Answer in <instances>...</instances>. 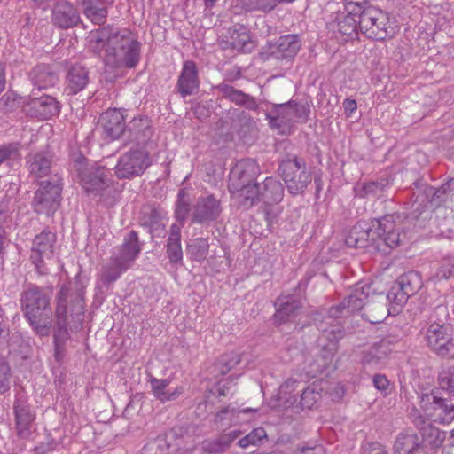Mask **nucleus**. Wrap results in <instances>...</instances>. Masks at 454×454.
Wrapping results in <instances>:
<instances>
[{
  "mask_svg": "<svg viewBox=\"0 0 454 454\" xmlns=\"http://www.w3.org/2000/svg\"><path fill=\"white\" fill-rule=\"evenodd\" d=\"M177 434L176 429L174 428L164 435L158 436L153 442L149 444L151 450H155L154 454H170L172 451L179 448V444H174L172 440Z\"/></svg>",
  "mask_w": 454,
  "mask_h": 454,
  "instance_id": "obj_36",
  "label": "nucleus"
},
{
  "mask_svg": "<svg viewBox=\"0 0 454 454\" xmlns=\"http://www.w3.org/2000/svg\"><path fill=\"white\" fill-rule=\"evenodd\" d=\"M276 306H278L274 314L275 321L281 325L294 320L299 314L302 305L295 295H281L278 298Z\"/></svg>",
  "mask_w": 454,
  "mask_h": 454,
  "instance_id": "obj_22",
  "label": "nucleus"
},
{
  "mask_svg": "<svg viewBox=\"0 0 454 454\" xmlns=\"http://www.w3.org/2000/svg\"><path fill=\"white\" fill-rule=\"evenodd\" d=\"M347 13L339 14L337 17V27L340 34L344 35H351L353 33L356 32L359 29L358 20H360V14H355V12H352L353 9L356 5H360L359 3H352L351 0H347Z\"/></svg>",
  "mask_w": 454,
  "mask_h": 454,
  "instance_id": "obj_27",
  "label": "nucleus"
},
{
  "mask_svg": "<svg viewBox=\"0 0 454 454\" xmlns=\"http://www.w3.org/2000/svg\"><path fill=\"white\" fill-rule=\"evenodd\" d=\"M139 221L142 225L148 227L152 233H157L159 236L165 229L161 213L152 207H144L142 208Z\"/></svg>",
  "mask_w": 454,
  "mask_h": 454,
  "instance_id": "obj_31",
  "label": "nucleus"
},
{
  "mask_svg": "<svg viewBox=\"0 0 454 454\" xmlns=\"http://www.w3.org/2000/svg\"><path fill=\"white\" fill-rule=\"evenodd\" d=\"M183 192H180L178 194V200L176 202V210H175V216L178 222H180L179 224L183 225V222L186 219L187 215L189 213V203L184 201L183 200Z\"/></svg>",
  "mask_w": 454,
  "mask_h": 454,
  "instance_id": "obj_52",
  "label": "nucleus"
},
{
  "mask_svg": "<svg viewBox=\"0 0 454 454\" xmlns=\"http://www.w3.org/2000/svg\"><path fill=\"white\" fill-rule=\"evenodd\" d=\"M27 163L30 173L35 176H44L51 172V162L50 159L43 153L29 155Z\"/></svg>",
  "mask_w": 454,
  "mask_h": 454,
  "instance_id": "obj_38",
  "label": "nucleus"
},
{
  "mask_svg": "<svg viewBox=\"0 0 454 454\" xmlns=\"http://www.w3.org/2000/svg\"><path fill=\"white\" fill-rule=\"evenodd\" d=\"M396 285L406 296L411 297L422 287V279L419 272L409 271L399 277Z\"/></svg>",
  "mask_w": 454,
  "mask_h": 454,
  "instance_id": "obj_34",
  "label": "nucleus"
},
{
  "mask_svg": "<svg viewBox=\"0 0 454 454\" xmlns=\"http://www.w3.org/2000/svg\"><path fill=\"white\" fill-rule=\"evenodd\" d=\"M19 144L11 143L0 145V165L5 161L16 160L20 155Z\"/></svg>",
  "mask_w": 454,
  "mask_h": 454,
  "instance_id": "obj_51",
  "label": "nucleus"
},
{
  "mask_svg": "<svg viewBox=\"0 0 454 454\" xmlns=\"http://www.w3.org/2000/svg\"><path fill=\"white\" fill-rule=\"evenodd\" d=\"M89 72L78 62L67 63L66 88L68 95H75L86 88L89 83Z\"/></svg>",
  "mask_w": 454,
  "mask_h": 454,
  "instance_id": "obj_20",
  "label": "nucleus"
},
{
  "mask_svg": "<svg viewBox=\"0 0 454 454\" xmlns=\"http://www.w3.org/2000/svg\"><path fill=\"white\" fill-rule=\"evenodd\" d=\"M56 234L51 231H43L33 240L30 259L40 275L49 273V269L54 266Z\"/></svg>",
  "mask_w": 454,
  "mask_h": 454,
  "instance_id": "obj_9",
  "label": "nucleus"
},
{
  "mask_svg": "<svg viewBox=\"0 0 454 454\" xmlns=\"http://www.w3.org/2000/svg\"><path fill=\"white\" fill-rule=\"evenodd\" d=\"M284 187L282 184L274 177H267L263 182V191H261V200L266 204H276L282 200Z\"/></svg>",
  "mask_w": 454,
  "mask_h": 454,
  "instance_id": "obj_32",
  "label": "nucleus"
},
{
  "mask_svg": "<svg viewBox=\"0 0 454 454\" xmlns=\"http://www.w3.org/2000/svg\"><path fill=\"white\" fill-rule=\"evenodd\" d=\"M301 48L297 35H286L278 38L273 54L277 59H293Z\"/></svg>",
  "mask_w": 454,
  "mask_h": 454,
  "instance_id": "obj_29",
  "label": "nucleus"
},
{
  "mask_svg": "<svg viewBox=\"0 0 454 454\" xmlns=\"http://www.w3.org/2000/svg\"><path fill=\"white\" fill-rule=\"evenodd\" d=\"M215 89L221 93L222 97L229 99L237 106H244L248 110H255L258 107V104L254 97L236 90L227 83H220Z\"/></svg>",
  "mask_w": 454,
  "mask_h": 454,
  "instance_id": "obj_24",
  "label": "nucleus"
},
{
  "mask_svg": "<svg viewBox=\"0 0 454 454\" xmlns=\"http://www.w3.org/2000/svg\"><path fill=\"white\" fill-rule=\"evenodd\" d=\"M90 48L98 54L105 51V65L111 69L133 68L140 58V44L127 31L103 27L91 33Z\"/></svg>",
  "mask_w": 454,
  "mask_h": 454,
  "instance_id": "obj_2",
  "label": "nucleus"
},
{
  "mask_svg": "<svg viewBox=\"0 0 454 454\" xmlns=\"http://www.w3.org/2000/svg\"><path fill=\"white\" fill-rule=\"evenodd\" d=\"M209 244L204 238H196L187 247V253L194 261L201 262L208 254Z\"/></svg>",
  "mask_w": 454,
  "mask_h": 454,
  "instance_id": "obj_39",
  "label": "nucleus"
},
{
  "mask_svg": "<svg viewBox=\"0 0 454 454\" xmlns=\"http://www.w3.org/2000/svg\"><path fill=\"white\" fill-rule=\"evenodd\" d=\"M299 454H325V451L321 445H316L313 447H301Z\"/></svg>",
  "mask_w": 454,
  "mask_h": 454,
  "instance_id": "obj_61",
  "label": "nucleus"
},
{
  "mask_svg": "<svg viewBox=\"0 0 454 454\" xmlns=\"http://www.w3.org/2000/svg\"><path fill=\"white\" fill-rule=\"evenodd\" d=\"M363 454H387L383 446L378 442L369 443Z\"/></svg>",
  "mask_w": 454,
  "mask_h": 454,
  "instance_id": "obj_59",
  "label": "nucleus"
},
{
  "mask_svg": "<svg viewBox=\"0 0 454 454\" xmlns=\"http://www.w3.org/2000/svg\"><path fill=\"white\" fill-rule=\"evenodd\" d=\"M351 11L355 12V14H360L359 30L366 37L380 41L393 33L388 25V14L380 9L372 5L364 6L360 4Z\"/></svg>",
  "mask_w": 454,
  "mask_h": 454,
  "instance_id": "obj_6",
  "label": "nucleus"
},
{
  "mask_svg": "<svg viewBox=\"0 0 454 454\" xmlns=\"http://www.w3.org/2000/svg\"><path fill=\"white\" fill-rule=\"evenodd\" d=\"M169 384L168 379L152 378L150 385L153 395L161 403L176 400L184 393V387H177L171 390L168 388Z\"/></svg>",
  "mask_w": 454,
  "mask_h": 454,
  "instance_id": "obj_25",
  "label": "nucleus"
},
{
  "mask_svg": "<svg viewBox=\"0 0 454 454\" xmlns=\"http://www.w3.org/2000/svg\"><path fill=\"white\" fill-rule=\"evenodd\" d=\"M343 107H344L345 112L348 113V114H350L356 110L357 105H356V100L347 98L343 102Z\"/></svg>",
  "mask_w": 454,
  "mask_h": 454,
  "instance_id": "obj_63",
  "label": "nucleus"
},
{
  "mask_svg": "<svg viewBox=\"0 0 454 454\" xmlns=\"http://www.w3.org/2000/svg\"><path fill=\"white\" fill-rule=\"evenodd\" d=\"M260 172L259 166L252 159L239 160L231 169L229 189H240L243 184L254 183Z\"/></svg>",
  "mask_w": 454,
  "mask_h": 454,
  "instance_id": "obj_13",
  "label": "nucleus"
},
{
  "mask_svg": "<svg viewBox=\"0 0 454 454\" xmlns=\"http://www.w3.org/2000/svg\"><path fill=\"white\" fill-rule=\"evenodd\" d=\"M153 163L149 150L130 145L115 166L114 171L118 178L129 179L141 176Z\"/></svg>",
  "mask_w": 454,
  "mask_h": 454,
  "instance_id": "obj_8",
  "label": "nucleus"
},
{
  "mask_svg": "<svg viewBox=\"0 0 454 454\" xmlns=\"http://www.w3.org/2000/svg\"><path fill=\"white\" fill-rule=\"evenodd\" d=\"M226 37L229 45L239 51L250 52L255 47L248 30L242 25H235L229 28Z\"/></svg>",
  "mask_w": 454,
  "mask_h": 454,
  "instance_id": "obj_23",
  "label": "nucleus"
},
{
  "mask_svg": "<svg viewBox=\"0 0 454 454\" xmlns=\"http://www.w3.org/2000/svg\"><path fill=\"white\" fill-rule=\"evenodd\" d=\"M56 80L57 77L53 73L49 72L45 67H43V70L39 73L37 82L39 83H44L43 86H39L41 88L46 87L47 84L53 86L55 84Z\"/></svg>",
  "mask_w": 454,
  "mask_h": 454,
  "instance_id": "obj_58",
  "label": "nucleus"
},
{
  "mask_svg": "<svg viewBox=\"0 0 454 454\" xmlns=\"http://www.w3.org/2000/svg\"><path fill=\"white\" fill-rule=\"evenodd\" d=\"M9 215H8V209L7 205L5 202L2 201L0 203V223L4 225L7 222Z\"/></svg>",
  "mask_w": 454,
  "mask_h": 454,
  "instance_id": "obj_64",
  "label": "nucleus"
},
{
  "mask_svg": "<svg viewBox=\"0 0 454 454\" xmlns=\"http://www.w3.org/2000/svg\"><path fill=\"white\" fill-rule=\"evenodd\" d=\"M32 104L38 114L43 119H49L53 115L54 111L57 110V100L52 97L47 96L35 98Z\"/></svg>",
  "mask_w": 454,
  "mask_h": 454,
  "instance_id": "obj_41",
  "label": "nucleus"
},
{
  "mask_svg": "<svg viewBox=\"0 0 454 454\" xmlns=\"http://www.w3.org/2000/svg\"><path fill=\"white\" fill-rule=\"evenodd\" d=\"M267 434L262 427L254 428L246 436L240 438L238 444L241 448H247L250 445H257L266 439Z\"/></svg>",
  "mask_w": 454,
  "mask_h": 454,
  "instance_id": "obj_44",
  "label": "nucleus"
},
{
  "mask_svg": "<svg viewBox=\"0 0 454 454\" xmlns=\"http://www.w3.org/2000/svg\"><path fill=\"white\" fill-rule=\"evenodd\" d=\"M16 431L19 437L28 438L33 431L35 412L24 399L18 398L14 403Z\"/></svg>",
  "mask_w": 454,
  "mask_h": 454,
  "instance_id": "obj_18",
  "label": "nucleus"
},
{
  "mask_svg": "<svg viewBox=\"0 0 454 454\" xmlns=\"http://www.w3.org/2000/svg\"><path fill=\"white\" fill-rule=\"evenodd\" d=\"M432 404L436 419L441 423L449 424L454 419V403L446 399L434 396Z\"/></svg>",
  "mask_w": 454,
  "mask_h": 454,
  "instance_id": "obj_37",
  "label": "nucleus"
},
{
  "mask_svg": "<svg viewBox=\"0 0 454 454\" xmlns=\"http://www.w3.org/2000/svg\"><path fill=\"white\" fill-rule=\"evenodd\" d=\"M319 398L320 393L314 387L309 386L301 394L300 404L303 409H311Z\"/></svg>",
  "mask_w": 454,
  "mask_h": 454,
  "instance_id": "obj_49",
  "label": "nucleus"
},
{
  "mask_svg": "<svg viewBox=\"0 0 454 454\" xmlns=\"http://www.w3.org/2000/svg\"><path fill=\"white\" fill-rule=\"evenodd\" d=\"M292 106V110L297 122H305L308 120L309 114L310 112L309 106L305 104H299L293 101H289Z\"/></svg>",
  "mask_w": 454,
  "mask_h": 454,
  "instance_id": "obj_53",
  "label": "nucleus"
},
{
  "mask_svg": "<svg viewBox=\"0 0 454 454\" xmlns=\"http://www.w3.org/2000/svg\"><path fill=\"white\" fill-rule=\"evenodd\" d=\"M266 119L271 129H277L279 134H290L296 121L289 102L275 105L270 112L266 114Z\"/></svg>",
  "mask_w": 454,
  "mask_h": 454,
  "instance_id": "obj_14",
  "label": "nucleus"
},
{
  "mask_svg": "<svg viewBox=\"0 0 454 454\" xmlns=\"http://www.w3.org/2000/svg\"><path fill=\"white\" fill-rule=\"evenodd\" d=\"M393 351V343L389 339L364 347L360 352V363L364 370H379L384 367Z\"/></svg>",
  "mask_w": 454,
  "mask_h": 454,
  "instance_id": "obj_11",
  "label": "nucleus"
},
{
  "mask_svg": "<svg viewBox=\"0 0 454 454\" xmlns=\"http://www.w3.org/2000/svg\"><path fill=\"white\" fill-rule=\"evenodd\" d=\"M395 454H422L419 436L411 432L400 433L394 444Z\"/></svg>",
  "mask_w": 454,
  "mask_h": 454,
  "instance_id": "obj_26",
  "label": "nucleus"
},
{
  "mask_svg": "<svg viewBox=\"0 0 454 454\" xmlns=\"http://www.w3.org/2000/svg\"><path fill=\"white\" fill-rule=\"evenodd\" d=\"M12 373L4 354L0 356V394L10 389Z\"/></svg>",
  "mask_w": 454,
  "mask_h": 454,
  "instance_id": "obj_43",
  "label": "nucleus"
},
{
  "mask_svg": "<svg viewBox=\"0 0 454 454\" xmlns=\"http://www.w3.org/2000/svg\"><path fill=\"white\" fill-rule=\"evenodd\" d=\"M141 251L138 236L135 231H130L124 238L121 247L113 254L110 262L104 265L99 273L98 282L108 287L126 271Z\"/></svg>",
  "mask_w": 454,
  "mask_h": 454,
  "instance_id": "obj_4",
  "label": "nucleus"
},
{
  "mask_svg": "<svg viewBox=\"0 0 454 454\" xmlns=\"http://www.w3.org/2000/svg\"><path fill=\"white\" fill-rule=\"evenodd\" d=\"M448 337L447 327L437 323L430 324L425 333V340L434 352L438 351Z\"/></svg>",
  "mask_w": 454,
  "mask_h": 454,
  "instance_id": "obj_33",
  "label": "nucleus"
},
{
  "mask_svg": "<svg viewBox=\"0 0 454 454\" xmlns=\"http://www.w3.org/2000/svg\"><path fill=\"white\" fill-rule=\"evenodd\" d=\"M99 122L104 133L111 140L118 139L125 131V117L119 109L111 108L106 110L100 115Z\"/></svg>",
  "mask_w": 454,
  "mask_h": 454,
  "instance_id": "obj_21",
  "label": "nucleus"
},
{
  "mask_svg": "<svg viewBox=\"0 0 454 454\" xmlns=\"http://www.w3.org/2000/svg\"><path fill=\"white\" fill-rule=\"evenodd\" d=\"M397 218L395 215H387L372 220L370 227L364 223H358L349 230L345 243L354 248L371 245L379 252L387 254L392 248L396 247L404 237L401 232V223L396 222Z\"/></svg>",
  "mask_w": 454,
  "mask_h": 454,
  "instance_id": "obj_3",
  "label": "nucleus"
},
{
  "mask_svg": "<svg viewBox=\"0 0 454 454\" xmlns=\"http://www.w3.org/2000/svg\"><path fill=\"white\" fill-rule=\"evenodd\" d=\"M280 175L292 195H301L311 183V173L304 160L294 158L284 160L279 165Z\"/></svg>",
  "mask_w": 454,
  "mask_h": 454,
  "instance_id": "obj_7",
  "label": "nucleus"
},
{
  "mask_svg": "<svg viewBox=\"0 0 454 454\" xmlns=\"http://www.w3.org/2000/svg\"><path fill=\"white\" fill-rule=\"evenodd\" d=\"M452 276H454V256H448L442 260L433 278L436 280H442L449 279Z\"/></svg>",
  "mask_w": 454,
  "mask_h": 454,
  "instance_id": "obj_46",
  "label": "nucleus"
},
{
  "mask_svg": "<svg viewBox=\"0 0 454 454\" xmlns=\"http://www.w3.org/2000/svg\"><path fill=\"white\" fill-rule=\"evenodd\" d=\"M61 317L59 315V343L60 341H64L69 338L68 330L67 326L60 325L61 323Z\"/></svg>",
  "mask_w": 454,
  "mask_h": 454,
  "instance_id": "obj_62",
  "label": "nucleus"
},
{
  "mask_svg": "<svg viewBox=\"0 0 454 454\" xmlns=\"http://www.w3.org/2000/svg\"><path fill=\"white\" fill-rule=\"evenodd\" d=\"M436 354L442 357L454 358V338L448 337Z\"/></svg>",
  "mask_w": 454,
  "mask_h": 454,
  "instance_id": "obj_56",
  "label": "nucleus"
},
{
  "mask_svg": "<svg viewBox=\"0 0 454 454\" xmlns=\"http://www.w3.org/2000/svg\"><path fill=\"white\" fill-rule=\"evenodd\" d=\"M106 169L104 167L92 164L83 169H79L80 182L88 193H98L107 185Z\"/></svg>",
  "mask_w": 454,
  "mask_h": 454,
  "instance_id": "obj_17",
  "label": "nucleus"
},
{
  "mask_svg": "<svg viewBox=\"0 0 454 454\" xmlns=\"http://www.w3.org/2000/svg\"><path fill=\"white\" fill-rule=\"evenodd\" d=\"M235 194L240 206L247 209L257 204L261 200V189L256 183L243 184L240 189H229Z\"/></svg>",
  "mask_w": 454,
  "mask_h": 454,
  "instance_id": "obj_30",
  "label": "nucleus"
},
{
  "mask_svg": "<svg viewBox=\"0 0 454 454\" xmlns=\"http://www.w3.org/2000/svg\"><path fill=\"white\" fill-rule=\"evenodd\" d=\"M199 86L200 80L196 64L191 60L184 62L176 87L177 92L184 98L191 96L196 93Z\"/></svg>",
  "mask_w": 454,
  "mask_h": 454,
  "instance_id": "obj_19",
  "label": "nucleus"
},
{
  "mask_svg": "<svg viewBox=\"0 0 454 454\" xmlns=\"http://www.w3.org/2000/svg\"><path fill=\"white\" fill-rule=\"evenodd\" d=\"M373 386L380 391H381L384 395L388 393L389 388V380L384 374H375L372 379Z\"/></svg>",
  "mask_w": 454,
  "mask_h": 454,
  "instance_id": "obj_57",
  "label": "nucleus"
},
{
  "mask_svg": "<svg viewBox=\"0 0 454 454\" xmlns=\"http://www.w3.org/2000/svg\"><path fill=\"white\" fill-rule=\"evenodd\" d=\"M222 212L221 203L213 195L200 197L192 209V222L209 223L216 220Z\"/></svg>",
  "mask_w": 454,
  "mask_h": 454,
  "instance_id": "obj_16",
  "label": "nucleus"
},
{
  "mask_svg": "<svg viewBox=\"0 0 454 454\" xmlns=\"http://www.w3.org/2000/svg\"><path fill=\"white\" fill-rule=\"evenodd\" d=\"M20 302L25 316L36 333L42 336L47 335L52 317L48 294L33 286L23 291Z\"/></svg>",
  "mask_w": 454,
  "mask_h": 454,
  "instance_id": "obj_5",
  "label": "nucleus"
},
{
  "mask_svg": "<svg viewBox=\"0 0 454 454\" xmlns=\"http://www.w3.org/2000/svg\"><path fill=\"white\" fill-rule=\"evenodd\" d=\"M369 286L356 287L341 302L332 306L327 311L326 320L317 323L321 335L318 339L322 347L321 353L315 359V369L310 373L314 376L322 373L333 364L338 349V341L343 337V327L336 321L341 317H348L356 311L372 324L381 323L388 315L389 310L384 299L382 301H367Z\"/></svg>",
  "mask_w": 454,
  "mask_h": 454,
  "instance_id": "obj_1",
  "label": "nucleus"
},
{
  "mask_svg": "<svg viewBox=\"0 0 454 454\" xmlns=\"http://www.w3.org/2000/svg\"><path fill=\"white\" fill-rule=\"evenodd\" d=\"M439 386L454 396V366L442 370L438 376Z\"/></svg>",
  "mask_w": 454,
  "mask_h": 454,
  "instance_id": "obj_45",
  "label": "nucleus"
},
{
  "mask_svg": "<svg viewBox=\"0 0 454 454\" xmlns=\"http://www.w3.org/2000/svg\"><path fill=\"white\" fill-rule=\"evenodd\" d=\"M79 21L80 16L73 4L65 1L59 2V27H72Z\"/></svg>",
  "mask_w": 454,
  "mask_h": 454,
  "instance_id": "obj_35",
  "label": "nucleus"
},
{
  "mask_svg": "<svg viewBox=\"0 0 454 454\" xmlns=\"http://www.w3.org/2000/svg\"><path fill=\"white\" fill-rule=\"evenodd\" d=\"M86 16L95 24H103L106 20L107 11L106 7L89 4L85 9Z\"/></svg>",
  "mask_w": 454,
  "mask_h": 454,
  "instance_id": "obj_50",
  "label": "nucleus"
},
{
  "mask_svg": "<svg viewBox=\"0 0 454 454\" xmlns=\"http://www.w3.org/2000/svg\"><path fill=\"white\" fill-rule=\"evenodd\" d=\"M298 384L299 382L296 380L289 379L281 385L280 391L285 394H292Z\"/></svg>",
  "mask_w": 454,
  "mask_h": 454,
  "instance_id": "obj_60",
  "label": "nucleus"
},
{
  "mask_svg": "<svg viewBox=\"0 0 454 454\" xmlns=\"http://www.w3.org/2000/svg\"><path fill=\"white\" fill-rule=\"evenodd\" d=\"M20 99L13 91H7L0 98V111L9 113L19 107Z\"/></svg>",
  "mask_w": 454,
  "mask_h": 454,
  "instance_id": "obj_48",
  "label": "nucleus"
},
{
  "mask_svg": "<svg viewBox=\"0 0 454 454\" xmlns=\"http://www.w3.org/2000/svg\"><path fill=\"white\" fill-rule=\"evenodd\" d=\"M239 3L246 12H270L278 5V0H239Z\"/></svg>",
  "mask_w": 454,
  "mask_h": 454,
  "instance_id": "obj_40",
  "label": "nucleus"
},
{
  "mask_svg": "<svg viewBox=\"0 0 454 454\" xmlns=\"http://www.w3.org/2000/svg\"><path fill=\"white\" fill-rule=\"evenodd\" d=\"M239 363L240 357L238 354L224 356L222 357L219 370L222 374H226Z\"/></svg>",
  "mask_w": 454,
  "mask_h": 454,
  "instance_id": "obj_54",
  "label": "nucleus"
},
{
  "mask_svg": "<svg viewBox=\"0 0 454 454\" xmlns=\"http://www.w3.org/2000/svg\"><path fill=\"white\" fill-rule=\"evenodd\" d=\"M412 421L419 431V441L421 449L435 451L442 447L446 434L445 432L433 426L423 416L416 411L411 414Z\"/></svg>",
  "mask_w": 454,
  "mask_h": 454,
  "instance_id": "obj_12",
  "label": "nucleus"
},
{
  "mask_svg": "<svg viewBox=\"0 0 454 454\" xmlns=\"http://www.w3.org/2000/svg\"><path fill=\"white\" fill-rule=\"evenodd\" d=\"M181 228L182 224L173 223L170 226L169 235L167 242V255L172 264H182L183 251L181 247Z\"/></svg>",
  "mask_w": 454,
  "mask_h": 454,
  "instance_id": "obj_28",
  "label": "nucleus"
},
{
  "mask_svg": "<svg viewBox=\"0 0 454 454\" xmlns=\"http://www.w3.org/2000/svg\"><path fill=\"white\" fill-rule=\"evenodd\" d=\"M153 135L152 121L146 116H136L127 127V137L124 145L150 151L156 145L155 141L152 139Z\"/></svg>",
  "mask_w": 454,
  "mask_h": 454,
  "instance_id": "obj_10",
  "label": "nucleus"
},
{
  "mask_svg": "<svg viewBox=\"0 0 454 454\" xmlns=\"http://www.w3.org/2000/svg\"><path fill=\"white\" fill-rule=\"evenodd\" d=\"M56 200L57 185L48 180L40 182L33 200L35 210L48 216L53 215L56 211Z\"/></svg>",
  "mask_w": 454,
  "mask_h": 454,
  "instance_id": "obj_15",
  "label": "nucleus"
},
{
  "mask_svg": "<svg viewBox=\"0 0 454 454\" xmlns=\"http://www.w3.org/2000/svg\"><path fill=\"white\" fill-rule=\"evenodd\" d=\"M408 298L409 297L403 294V290L397 288L396 284L394 286H392L391 290L388 292L387 295V300L389 302H393L397 305L404 304L407 301Z\"/></svg>",
  "mask_w": 454,
  "mask_h": 454,
  "instance_id": "obj_55",
  "label": "nucleus"
},
{
  "mask_svg": "<svg viewBox=\"0 0 454 454\" xmlns=\"http://www.w3.org/2000/svg\"><path fill=\"white\" fill-rule=\"evenodd\" d=\"M11 340L9 319L0 306V348L11 350Z\"/></svg>",
  "mask_w": 454,
  "mask_h": 454,
  "instance_id": "obj_42",
  "label": "nucleus"
},
{
  "mask_svg": "<svg viewBox=\"0 0 454 454\" xmlns=\"http://www.w3.org/2000/svg\"><path fill=\"white\" fill-rule=\"evenodd\" d=\"M387 185V181L386 179L365 183L362 187L360 195L362 197L378 196L384 191Z\"/></svg>",
  "mask_w": 454,
  "mask_h": 454,
  "instance_id": "obj_47",
  "label": "nucleus"
}]
</instances>
